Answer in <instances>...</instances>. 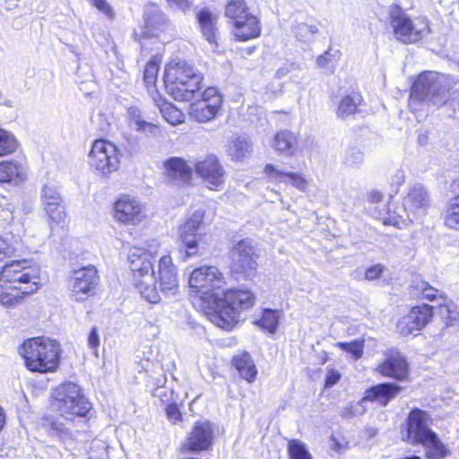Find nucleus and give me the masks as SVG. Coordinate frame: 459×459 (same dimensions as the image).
<instances>
[{
	"mask_svg": "<svg viewBox=\"0 0 459 459\" xmlns=\"http://www.w3.org/2000/svg\"><path fill=\"white\" fill-rule=\"evenodd\" d=\"M417 434L426 449L427 459H443L450 454L449 449L438 438L436 432H417Z\"/></svg>",
	"mask_w": 459,
	"mask_h": 459,
	"instance_id": "nucleus-19",
	"label": "nucleus"
},
{
	"mask_svg": "<svg viewBox=\"0 0 459 459\" xmlns=\"http://www.w3.org/2000/svg\"><path fill=\"white\" fill-rule=\"evenodd\" d=\"M429 32V23L426 19L411 20L403 13V44L418 42Z\"/></svg>",
	"mask_w": 459,
	"mask_h": 459,
	"instance_id": "nucleus-23",
	"label": "nucleus"
},
{
	"mask_svg": "<svg viewBox=\"0 0 459 459\" xmlns=\"http://www.w3.org/2000/svg\"><path fill=\"white\" fill-rule=\"evenodd\" d=\"M89 163L99 174L108 177L119 168L120 160L117 146L107 140H96L89 154Z\"/></svg>",
	"mask_w": 459,
	"mask_h": 459,
	"instance_id": "nucleus-10",
	"label": "nucleus"
},
{
	"mask_svg": "<svg viewBox=\"0 0 459 459\" xmlns=\"http://www.w3.org/2000/svg\"><path fill=\"white\" fill-rule=\"evenodd\" d=\"M26 178V170L22 164L13 161L0 163V182L20 184Z\"/></svg>",
	"mask_w": 459,
	"mask_h": 459,
	"instance_id": "nucleus-27",
	"label": "nucleus"
},
{
	"mask_svg": "<svg viewBox=\"0 0 459 459\" xmlns=\"http://www.w3.org/2000/svg\"><path fill=\"white\" fill-rule=\"evenodd\" d=\"M235 368L240 377L247 382L252 383L257 375V369L253 359L247 351H240L232 359Z\"/></svg>",
	"mask_w": 459,
	"mask_h": 459,
	"instance_id": "nucleus-26",
	"label": "nucleus"
},
{
	"mask_svg": "<svg viewBox=\"0 0 459 459\" xmlns=\"http://www.w3.org/2000/svg\"><path fill=\"white\" fill-rule=\"evenodd\" d=\"M166 414L169 421L177 424L178 421L182 420V414L177 404L172 403L167 406Z\"/></svg>",
	"mask_w": 459,
	"mask_h": 459,
	"instance_id": "nucleus-55",
	"label": "nucleus"
},
{
	"mask_svg": "<svg viewBox=\"0 0 459 459\" xmlns=\"http://www.w3.org/2000/svg\"><path fill=\"white\" fill-rule=\"evenodd\" d=\"M377 370L385 377L400 379L402 377V355L398 351H389L385 359L378 366Z\"/></svg>",
	"mask_w": 459,
	"mask_h": 459,
	"instance_id": "nucleus-30",
	"label": "nucleus"
},
{
	"mask_svg": "<svg viewBox=\"0 0 459 459\" xmlns=\"http://www.w3.org/2000/svg\"><path fill=\"white\" fill-rule=\"evenodd\" d=\"M13 252L14 248L4 238H0V261L5 256H10Z\"/></svg>",
	"mask_w": 459,
	"mask_h": 459,
	"instance_id": "nucleus-61",
	"label": "nucleus"
},
{
	"mask_svg": "<svg viewBox=\"0 0 459 459\" xmlns=\"http://www.w3.org/2000/svg\"><path fill=\"white\" fill-rule=\"evenodd\" d=\"M157 106L168 123L176 126L184 122V114L171 103L164 101L158 103Z\"/></svg>",
	"mask_w": 459,
	"mask_h": 459,
	"instance_id": "nucleus-37",
	"label": "nucleus"
},
{
	"mask_svg": "<svg viewBox=\"0 0 459 459\" xmlns=\"http://www.w3.org/2000/svg\"><path fill=\"white\" fill-rule=\"evenodd\" d=\"M288 459H313L305 445L298 439H290L287 446Z\"/></svg>",
	"mask_w": 459,
	"mask_h": 459,
	"instance_id": "nucleus-38",
	"label": "nucleus"
},
{
	"mask_svg": "<svg viewBox=\"0 0 459 459\" xmlns=\"http://www.w3.org/2000/svg\"><path fill=\"white\" fill-rule=\"evenodd\" d=\"M219 109L218 102L208 103L199 100L191 104L189 115L195 121L204 123L213 119Z\"/></svg>",
	"mask_w": 459,
	"mask_h": 459,
	"instance_id": "nucleus-29",
	"label": "nucleus"
},
{
	"mask_svg": "<svg viewBox=\"0 0 459 459\" xmlns=\"http://www.w3.org/2000/svg\"><path fill=\"white\" fill-rule=\"evenodd\" d=\"M384 266L382 264H375L365 272V278L368 281H374L378 279L384 272Z\"/></svg>",
	"mask_w": 459,
	"mask_h": 459,
	"instance_id": "nucleus-56",
	"label": "nucleus"
},
{
	"mask_svg": "<svg viewBox=\"0 0 459 459\" xmlns=\"http://www.w3.org/2000/svg\"><path fill=\"white\" fill-rule=\"evenodd\" d=\"M99 281L98 271L93 265L74 270L70 280L72 297L78 302L86 300L94 293Z\"/></svg>",
	"mask_w": 459,
	"mask_h": 459,
	"instance_id": "nucleus-12",
	"label": "nucleus"
},
{
	"mask_svg": "<svg viewBox=\"0 0 459 459\" xmlns=\"http://www.w3.org/2000/svg\"><path fill=\"white\" fill-rule=\"evenodd\" d=\"M212 432H189L180 446L182 454H198L209 450L212 445Z\"/></svg>",
	"mask_w": 459,
	"mask_h": 459,
	"instance_id": "nucleus-20",
	"label": "nucleus"
},
{
	"mask_svg": "<svg viewBox=\"0 0 459 459\" xmlns=\"http://www.w3.org/2000/svg\"><path fill=\"white\" fill-rule=\"evenodd\" d=\"M430 416L420 409H413L408 417V427L405 430H431L429 427Z\"/></svg>",
	"mask_w": 459,
	"mask_h": 459,
	"instance_id": "nucleus-34",
	"label": "nucleus"
},
{
	"mask_svg": "<svg viewBox=\"0 0 459 459\" xmlns=\"http://www.w3.org/2000/svg\"><path fill=\"white\" fill-rule=\"evenodd\" d=\"M331 448L335 452H342L348 448L349 441L342 436V432H337L331 436Z\"/></svg>",
	"mask_w": 459,
	"mask_h": 459,
	"instance_id": "nucleus-52",
	"label": "nucleus"
},
{
	"mask_svg": "<svg viewBox=\"0 0 459 459\" xmlns=\"http://www.w3.org/2000/svg\"><path fill=\"white\" fill-rule=\"evenodd\" d=\"M115 219L124 224L136 225L146 217L144 205L130 195H122L114 205Z\"/></svg>",
	"mask_w": 459,
	"mask_h": 459,
	"instance_id": "nucleus-14",
	"label": "nucleus"
},
{
	"mask_svg": "<svg viewBox=\"0 0 459 459\" xmlns=\"http://www.w3.org/2000/svg\"><path fill=\"white\" fill-rule=\"evenodd\" d=\"M264 172L270 182L282 183L290 179L291 185L299 190H305L307 181L302 175L281 170L277 166L266 164Z\"/></svg>",
	"mask_w": 459,
	"mask_h": 459,
	"instance_id": "nucleus-21",
	"label": "nucleus"
},
{
	"mask_svg": "<svg viewBox=\"0 0 459 459\" xmlns=\"http://www.w3.org/2000/svg\"><path fill=\"white\" fill-rule=\"evenodd\" d=\"M336 346L353 355L355 359H359L363 354L364 341L355 340L351 342H337Z\"/></svg>",
	"mask_w": 459,
	"mask_h": 459,
	"instance_id": "nucleus-44",
	"label": "nucleus"
},
{
	"mask_svg": "<svg viewBox=\"0 0 459 459\" xmlns=\"http://www.w3.org/2000/svg\"><path fill=\"white\" fill-rule=\"evenodd\" d=\"M249 13L245 0H229L225 6V15L234 23Z\"/></svg>",
	"mask_w": 459,
	"mask_h": 459,
	"instance_id": "nucleus-36",
	"label": "nucleus"
},
{
	"mask_svg": "<svg viewBox=\"0 0 459 459\" xmlns=\"http://www.w3.org/2000/svg\"><path fill=\"white\" fill-rule=\"evenodd\" d=\"M153 286L161 298L175 296L179 290L178 273L170 255H163L160 258L155 271Z\"/></svg>",
	"mask_w": 459,
	"mask_h": 459,
	"instance_id": "nucleus-11",
	"label": "nucleus"
},
{
	"mask_svg": "<svg viewBox=\"0 0 459 459\" xmlns=\"http://www.w3.org/2000/svg\"><path fill=\"white\" fill-rule=\"evenodd\" d=\"M362 102V97L359 93L353 92L344 96L338 106L336 115L342 119H345L351 115L357 113L358 107Z\"/></svg>",
	"mask_w": 459,
	"mask_h": 459,
	"instance_id": "nucleus-32",
	"label": "nucleus"
},
{
	"mask_svg": "<svg viewBox=\"0 0 459 459\" xmlns=\"http://www.w3.org/2000/svg\"><path fill=\"white\" fill-rule=\"evenodd\" d=\"M171 8L178 9L182 12H186L191 8V0H166Z\"/></svg>",
	"mask_w": 459,
	"mask_h": 459,
	"instance_id": "nucleus-57",
	"label": "nucleus"
},
{
	"mask_svg": "<svg viewBox=\"0 0 459 459\" xmlns=\"http://www.w3.org/2000/svg\"><path fill=\"white\" fill-rule=\"evenodd\" d=\"M159 72V65L156 61L151 60L149 61L143 72V81L146 83L147 87L153 86L156 82L157 76Z\"/></svg>",
	"mask_w": 459,
	"mask_h": 459,
	"instance_id": "nucleus-47",
	"label": "nucleus"
},
{
	"mask_svg": "<svg viewBox=\"0 0 459 459\" xmlns=\"http://www.w3.org/2000/svg\"><path fill=\"white\" fill-rule=\"evenodd\" d=\"M437 293L438 290L429 285L419 274H411V279L408 280L407 294L412 299H426L433 301L437 298Z\"/></svg>",
	"mask_w": 459,
	"mask_h": 459,
	"instance_id": "nucleus-22",
	"label": "nucleus"
},
{
	"mask_svg": "<svg viewBox=\"0 0 459 459\" xmlns=\"http://www.w3.org/2000/svg\"><path fill=\"white\" fill-rule=\"evenodd\" d=\"M216 101L218 102V107L221 108V95L218 93V91L217 89L213 88V87H210V88H207L202 94V101H205V102H208V103H212V101Z\"/></svg>",
	"mask_w": 459,
	"mask_h": 459,
	"instance_id": "nucleus-53",
	"label": "nucleus"
},
{
	"mask_svg": "<svg viewBox=\"0 0 459 459\" xmlns=\"http://www.w3.org/2000/svg\"><path fill=\"white\" fill-rule=\"evenodd\" d=\"M196 19L203 36L211 44H217V31L216 27L217 16L208 8H202L196 13Z\"/></svg>",
	"mask_w": 459,
	"mask_h": 459,
	"instance_id": "nucleus-24",
	"label": "nucleus"
},
{
	"mask_svg": "<svg viewBox=\"0 0 459 459\" xmlns=\"http://www.w3.org/2000/svg\"><path fill=\"white\" fill-rule=\"evenodd\" d=\"M252 150V144L244 137H237L228 147V152L236 160L245 158Z\"/></svg>",
	"mask_w": 459,
	"mask_h": 459,
	"instance_id": "nucleus-35",
	"label": "nucleus"
},
{
	"mask_svg": "<svg viewBox=\"0 0 459 459\" xmlns=\"http://www.w3.org/2000/svg\"><path fill=\"white\" fill-rule=\"evenodd\" d=\"M93 5L102 12L108 19L113 20L115 13L112 7L108 4L107 0H91Z\"/></svg>",
	"mask_w": 459,
	"mask_h": 459,
	"instance_id": "nucleus-54",
	"label": "nucleus"
},
{
	"mask_svg": "<svg viewBox=\"0 0 459 459\" xmlns=\"http://www.w3.org/2000/svg\"><path fill=\"white\" fill-rule=\"evenodd\" d=\"M192 168L180 157H171L163 163L166 178L177 185L188 184L192 179Z\"/></svg>",
	"mask_w": 459,
	"mask_h": 459,
	"instance_id": "nucleus-18",
	"label": "nucleus"
},
{
	"mask_svg": "<svg viewBox=\"0 0 459 459\" xmlns=\"http://www.w3.org/2000/svg\"><path fill=\"white\" fill-rule=\"evenodd\" d=\"M298 69H299V65L295 63L285 64L283 66H281L276 71V76L278 78H282L286 76L288 74H290L291 71Z\"/></svg>",
	"mask_w": 459,
	"mask_h": 459,
	"instance_id": "nucleus-60",
	"label": "nucleus"
},
{
	"mask_svg": "<svg viewBox=\"0 0 459 459\" xmlns=\"http://www.w3.org/2000/svg\"><path fill=\"white\" fill-rule=\"evenodd\" d=\"M340 377L341 375L337 370L333 368L328 369L325 377V387H331L335 385L339 381Z\"/></svg>",
	"mask_w": 459,
	"mask_h": 459,
	"instance_id": "nucleus-58",
	"label": "nucleus"
},
{
	"mask_svg": "<svg viewBox=\"0 0 459 459\" xmlns=\"http://www.w3.org/2000/svg\"><path fill=\"white\" fill-rule=\"evenodd\" d=\"M433 316L432 307L427 304L413 307L410 313L403 316V335L417 336L430 321Z\"/></svg>",
	"mask_w": 459,
	"mask_h": 459,
	"instance_id": "nucleus-17",
	"label": "nucleus"
},
{
	"mask_svg": "<svg viewBox=\"0 0 459 459\" xmlns=\"http://www.w3.org/2000/svg\"><path fill=\"white\" fill-rule=\"evenodd\" d=\"M441 79L439 74L434 71L422 72L411 85L409 108L415 111L418 109L416 104L426 101H430L437 107L444 105L448 100L449 93Z\"/></svg>",
	"mask_w": 459,
	"mask_h": 459,
	"instance_id": "nucleus-6",
	"label": "nucleus"
},
{
	"mask_svg": "<svg viewBox=\"0 0 459 459\" xmlns=\"http://www.w3.org/2000/svg\"><path fill=\"white\" fill-rule=\"evenodd\" d=\"M196 174L207 184L209 188L218 187L224 183V169L214 155H209L195 165Z\"/></svg>",
	"mask_w": 459,
	"mask_h": 459,
	"instance_id": "nucleus-16",
	"label": "nucleus"
},
{
	"mask_svg": "<svg viewBox=\"0 0 459 459\" xmlns=\"http://www.w3.org/2000/svg\"><path fill=\"white\" fill-rule=\"evenodd\" d=\"M389 22L398 40H402V9L398 4H394L389 11Z\"/></svg>",
	"mask_w": 459,
	"mask_h": 459,
	"instance_id": "nucleus-41",
	"label": "nucleus"
},
{
	"mask_svg": "<svg viewBox=\"0 0 459 459\" xmlns=\"http://www.w3.org/2000/svg\"><path fill=\"white\" fill-rule=\"evenodd\" d=\"M279 318L280 313L277 310L265 309L262 318L256 324L269 333H273L277 330Z\"/></svg>",
	"mask_w": 459,
	"mask_h": 459,
	"instance_id": "nucleus-39",
	"label": "nucleus"
},
{
	"mask_svg": "<svg viewBox=\"0 0 459 459\" xmlns=\"http://www.w3.org/2000/svg\"><path fill=\"white\" fill-rule=\"evenodd\" d=\"M363 160V152L357 147H351L345 152L343 162L348 167H355L361 164Z\"/></svg>",
	"mask_w": 459,
	"mask_h": 459,
	"instance_id": "nucleus-46",
	"label": "nucleus"
},
{
	"mask_svg": "<svg viewBox=\"0 0 459 459\" xmlns=\"http://www.w3.org/2000/svg\"><path fill=\"white\" fill-rule=\"evenodd\" d=\"M446 225L449 228H456L459 225V196L448 208L446 215Z\"/></svg>",
	"mask_w": 459,
	"mask_h": 459,
	"instance_id": "nucleus-49",
	"label": "nucleus"
},
{
	"mask_svg": "<svg viewBox=\"0 0 459 459\" xmlns=\"http://www.w3.org/2000/svg\"><path fill=\"white\" fill-rule=\"evenodd\" d=\"M439 309L441 315L450 322L459 319V307L453 301L441 304Z\"/></svg>",
	"mask_w": 459,
	"mask_h": 459,
	"instance_id": "nucleus-51",
	"label": "nucleus"
},
{
	"mask_svg": "<svg viewBox=\"0 0 459 459\" xmlns=\"http://www.w3.org/2000/svg\"><path fill=\"white\" fill-rule=\"evenodd\" d=\"M189 288L202 299L215 307L227 285L224 274L216 266H200L188 278Z\"/></svg>",
	"mask_w": 459,
	"mask_h": 459,
	"instance_id": "nucleus-7",
	"label": "nucleus"
},
{
	"mask_svg": "<svg viewBox=\"0 0 459 459\" xmlns=\"http://www.w3.org/2000/svg\"><path fill=\"white\" fill-rule=\"evenodd\" d=\"M296 36L301 41H308L311 38L318 32V29L315 25H308L306 23L299 24L296 27Z\"/></svg>",
	"mask_w": 459,
	"mask_h": 459,
	"instance_id": "nucleus-50",
	"label": "nucleus"
},
{
	"mask_svg": "<svg viewBox=\"0 0 459 459\" xmlns=\"http://www.w3.org/2000/svg\"><path fill=\"white\" fill-rule=\"evenodd\" d=\"M193 430H212V424L208 420L198 422Z\"/></svg>",
	"mask_w": 459,
	"mask_h": 459,
	"instance_id": "nucleus-62",
	"label": "nucleus"
},
{
	"mask_svg": "<svg viewBox=\"0 0 459 459\" xmlns=\"http://www.w3.org/2000/svg\"><path fill=\"white\" fill-rule=\"evenodd\" d=\"M298 143L297 134L290 130H282L275 134L273 146L278 152L292 156L297 151Z\"/></svg>",
	"mask_w": 459,
	"mask_h": 459,
	"instance_id": "nucleus-28",
	"label": "nucleus"
},
{
	"mask_svg": "<svg viewBox=\"0 0 459 459\" xmlns=\"http://www.w3.org/2000/svg\"><path fill=\"white\" fill-rule=\"evenodd\" d=\"M21 353L26 368L32 372H54L59 366L60 346L57 342L47 337L26 340Z\"/></svg>",
	"mask_w": 459,
	"mask_h": 459,
	"instance_id": "nucleus-3",
	"label": "nucleus"
},
{
	"mask_svg": "<svg viewBox=\"0 0 459 459\" xmlns=\"http://www.w3.org/2000/svg\"><path fill=\"white\" fill-rule=\"evenodd\" d=\"M223 298L217 300L209 318L216 326L230 330L238 322V316L242 309H247L255 304V297L249 290H229Z\"/></svg>",
	"mask_w": 459,
	"mask_h": 459,
	"instance_id": "nucleus-4",
	"label": "nucleus"
},
{
	"mask_svg": "<svg viewBox=\"0 0 459 459\" xmlns=\"http://www.w3.org/2000/svg\"><path fill=\"white\" fill-rule=\"evenodd\" d=\"M41 201L44 209L53 205L63 204L64 200L58 191L51 186H45L41 191Z\"/></svg>",
	"mask_w": 459,
	"mask_h": 459,
	"instance_id": "nucleus-40",
	"label": "nucleus"
},
{
	"mask_svg": "<svg viewBox=\"0 0 459 459\" xmlns=\"http://www.w3.org/2000/svg\"><path fill=\"white\" fill-rule=\"evenodd\" d=\"M407 200L411 209L425 210L429 204V195L423 186L416 184L410 187Z\"/></svg>",
	"mask_w": 459,
	"mask_h": 459,
	"instance_id": "nucleus-33",
	"label": "nucleus"
},
{
	"mask_svg": "<svg viewBox=\"0 0 459 459\" xmlns=\"http://www.w3.org/2000/svg\"><path fill=\"white\" fill-rule=\"evenodd\" d=\"M100 345V335L97 327H93L88 336V346L97 350Z\"/></svg>",
	"mask_w": 459,
	"mask_h": 459,
	"instance_id": "nucleus-59",
	"label": "nucleus"
},
{
	"mask_svg": "<svg viewBox=\"0 0 459 459\" xmlns=\"http://www.w3.org/2000/svg\"><path fill=\"white\" fill-rule=\"evenodd\" d=\"M14 137L4 130L0 129V156L12 153L16 150Z\"/></svg>",
	"mask_w": 459,
	"mask_h": 459,
	"instance_id": "nucleus-43",
	"label": "nucleus"
},
{
	"mask_svg": "<svg viewBox=\"0 0 459 459\" xmlns=\"http://www.w3.org/2000/svg\"><path fill=\"white\" fill-rule=\"evenodd\" d=\"M399 389V386L388 383L372 386L365 392V395L359 403L345 409L343 414L344 416H349L362 413L364 411L363 404L367 402H375L382 406H385L390 399L398 394Z\"/></svg>",
	"mask_w": 459,
	"mask_h": 459,
	"instance_id": "nucleus-15",
	"label": "nucleus"
},
{
	"mask_svg": "<svg viewBox=\"0 0 459 459\" xmlns=\"http://www.w3.org/2000/svg\"><path fill=\"white\" fill-rule=\"evenodd\" d=\"M169 21L166 15L156 9L155 7L152 10H149L146 14L145 19V35L148 37H153L158 34V32L162 31L166 29Z\"/></svg>",
	"mask_w": 459,
	"mask_h": 459,
	"instance_id": "nucleus-31",
	"label": "nucleus"
},
{
	"mask_svg": "<svg viewBox=\"0 0 459 459\" xmlns=\"http://www.w3.org/2000/svg\"><path fill=\"white\" fill-rule=\"evenodd\" d=\"M152 255L141 247H132L128 254L129 267L133 281L141 296L151 303L160 301L157 288L153 286L155 270L152 262Z\"/></svg>",
	"mask_w": 459,
	"mask_h": 459,
	"instance_id": "nucleus-5",
	"label": "nucleus"
},
{
	"mask_svg": "<svg viewBox=\"0 0 459 459\" xmlns=\"http://www.w3.org/2000/svg\"><path fill=\"white\" fill-rule=\"evenodd\" d=\"M26 260L11 261L0 273V303L5 307L19 304L24 296L36 292L39 278Z\"/></svg>",
	"mask_w": 459,
	"mask_h": 459,
	"instance_id": "nucleus-1",
	"label": "nucleus"
},
{
	"mask_svg": "<svg viewBox=\"0 0 459 459\" xmlns=\"http://www.w3.org/2000/svg\"><path fill=\"white\" fill-rule=\"evenodd\" d=\"M234 34L240 41H246L260 35V27L255 16L248 13L234 23Z\"/></svg>",
	"mask_w": 459,
	"mask_h": 459,
	"instance_id": "nucleus-25",
	"label": "nucleus"
},
{
	"mask_svg": "<svg viewBox=\"0 0 459 459\" xmlns=\"http://www.w3.org/2000/svg\"><path fill=\"white\" fill-rule=\"evenodd\" d=\"M128 113L130 121L134 124L136 130L144 131L146 128L151 130L157 128L154 125L145 122L141 116V112L136 108H129Z\"/></svg>",
	"mask_w": 459,
	"mask_h": 459,
	"instance_id": "nucleus-45",
	"label": "nucleus"
},
{
	"mask_svg": "<svg viewBox=\"0 0 459 459\" xmlns=\"http://www.w3.org/2000/svg\"><path fill=\"white\" fill-rule=\"evenodd\" d=\"M339 51L332 53L331 50L328 49L324 54L317 57L316 64L321 68H333L336 61L339 59Z\"/></svg>",
	"mask_w": 459,
	"mask_h": 459,
	"instance_id": "nucleus-48",
	"label": "nucleus"
},
{
	"mask_svg": "<svg viewBox=\"0 0 459 459\" xmlns=\"http://www.w3.org/2000/svg\"><path fill=\"white\" fill-rule=\"evenodd\" d=\"M5 423V413L2 407H0V430L3 429Z\"/></svg>",
	"mask_w": 459,
	"mask_h": 459,
	"instance_id": "nucleus-64",
	"label": "nucleus"
},
{
	"mask_svg": "<svg viewBox=\"0 0 459 459\" xmlns=\"http://www.w3.org/2000/svg\"><path fill=\"white\" fill-rule=\"evenodd\" d=\"M234 273L245 277L252 276L256 270V257L252 241L248 238L238 241L231 254Z\"/></svg>",
	"mask_w": 459,
	"mask_h": 459,
	"instance_id": "nucleus-13",
	"label": "nucleus"
},
{
	"mask_svg": "<svg viewBox=\"0 0 459 459\" xmlns=\"http://www.w3.org/2000/svg\"><path fill=\"white\" fill-rule=\"evenodd\" d=\"M204 217V211H195L179 230V252L182 254L184 260L200 253Z\"/></svg>",
	"mask_w": 459,
	"mask_h": 459,
	"instance_id": "nucleus-9",
	"label": "nucleus"
},
{
	"mask_svg": "<svg viewBox=\"0 0 459 459\" xmlns=\"http://www.w3.org/2000/svg\"><path fill=\"white\" fill-rule=\"evenodd\" d=\"M203 75L185 61L166 66L164 82L167 91L178 101H189L201 88Z\"/></svg>",
	"mask_w": 459,
	"mask_h": 459,
	"instance_id": "nucleus-2",
	"label": "nucleus"
},
{
	"mask_svg": "<svg viewBox=\"0 0 459 459\" xmlns=\"http://www.w3.org/2000/svg\"><path fill=\"white\" fill-rule=\"evenodd\" d=\"M48 215V221L50 224H61L64 223L66 219V211L65 204H59V205H53L44 209Z\"/></svg>",
	"mask_w": 459,
	"mask_h": 459,
	"instance_id": "nucleus-42",
	"label": "nucleus"
},
{
	"mask_svg": "<svg viewBox=\"0 0 459 459\" xmlns=\"http://www.w3.org/2000/svg\"><path fill=\"white\" fill-rule=\"evenodd\" d=\"M400 223V217H388L385 220V224L394 225L395 227H398Z\"/></svg>",
	"mask_w": 459,
	"mask_h": 459,
	"instance_id": "nucleus-63",
	"label": "nucleus"
},
{
	"mask_svg": "<svg viewBox=\"0 0 459 459\" xmlns=\"http://www.w3.org/2000/svg\"><path fill=\"white\" fill-rule=\"evenodd\" d=\"M52 404L62 415L86 417L91 410V404L81 387L72 382L60 385L55 389Z\"/></svg>",
	"mask_w": 459,
	"mask_h": 459,
	"instance_id": "nucleus-8",
	"label": "nucleus"
}]
</instances>
